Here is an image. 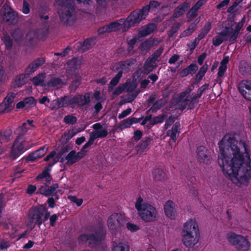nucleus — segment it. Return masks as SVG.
Returning <instances> with one entry per match:
<instances>
[{
	"instance_id": "1",
	"label": "nucleus",
	"mask_w": 251,
	"mask_h": 251,
	"mask_svg": "<svg viewBox=\"0 0 251 251\" xmlns=\"http://www.w3.org/2000/svg\"><path fill=\"white\" fill-rule=\"evenodd\" d=\"M218 146V164L223 173L232 181L247 185L251 178V160L246 143L231 133L222 138Z\"/></svg>"
},
{
	"instance_id": "2",
	"label": "nucleus",
	"mask_w": 251,
	"mask_h": 251,
	"mask_svg": "<svg viewBox=\"0 0 251 251\" xmlns=\"http://www.w3.org/2000/svg\"><path fill=\"white\" fill-rule=\"evenodd\" d=\"M182 242L187 248L193 247L199 241L200 231L198 225L194 219H190L183 226Z\"/></svg>"
},
{
	"instance_id": "3",
	"label": "nucleus",
	"mask_w": 251,
	"mask_h": 251,
	"mask_svg": "<svg viewBox=\"0 0 251 251\" xmlns=\"http://www.w3.org/2000/svg\"><path fill=\"white\" fill-rule=\"evenodd\" d=\"M92 233L80 234L77 238L79 244L88 242L90 247L96 248L100 247L105 239L106 232L102 225H98L91 230Z\"/></svg>"
},
{
	"instance_id": "4",
	"label": "nucleus",
	"mask_w": 251,
	"mask_h": 251,
	"mask_svg": "<svg viewBox=\"0 0 251 251\" xmlns=\"http://www.w3.org/2000/svg\"><path fill=\"white\" fill-rule=\"evenodd\" d=\"M139 216L146 223L154 222L157 216V210L155 207L144 201L141 197L137 200L135 205Z\"/></svg>"
},
{
	"instance_id": "5",
	"label": "nucleus",
	"mask_w": 251,
	"mask_h": 251,
	"mask_svg": "<svg viewBox=\"0 0 251 251\" xmlns=\"http://www.w3.org/2000/svg\"><path fill=\"white\" fill-rule=\"evenodd\" d=\"M201 95H178V98H173L169 104V109L175 108L176 109L184 110L186 106H188L190 109L194 107V100H198Z\"/></svg>"
},
{
	"instance_id": "6",
	"label": "nucleus",
	"mask_w": 251,
	"mask_h": 251,
	"mask_svg": "<svg viewBox=\"0 0 251 251\" xmlns=\"http://www.w3.org/2000/svg\"><path fill=\"white\" fill-rule=\"evenodd\" d=\"M56 2L60 6L58 13L61 21L64 24H69V20L75 11L74 0H56Z\"/></svg>"
},
{
	"instance_id": "7",
	"label": "nucleus",
	"mask_w": 251,
	"mask_h": 251,
	"mask_svg": "<svg viewBox=\"0 0 251 251\" xmlns=\"http://www.w3.org/2000/svg\"><path fill=\"white\" fill-rule=\"evenodd\" d=\"M226 239L237 251H249L250 249L251 243L247 237L234 232H229Z\"/></svg>"
},
{
	"instance_id": "8",
	"label": "nucleus",
	"mask_w": 251,
	"mask_h": 251,
	"mask_svg": "<svg viewBox=\"0 0 251 251\" xmlns=\"http://www.w3.org/2000/svg\"><path fill=\"white\" fill-rule=\"evenodd\" d=\"M26 123L24 122L22 124V135H19L17 137L11 148V153H10V157L12 160H15L25 151L27 150L25 147V140L22 136L26 132L27 128L26 127Z\"/></svg>"
},
{
	"instance_id": "9",
	"label": "nucleus",
	"mask_w": 251,
	"mask_h": 251,
	"mask_svg": "<svg viewBox=\"0 0 251 251\" xmlns=\"http://www.w3.org/2000/svg\"><path fill=\"white\" fill-rule=\"evenodd\" d=\"M47 211V207L44 204L33 207L29 215L27 226L33 229L36 225L39 227L43 223L42 217L45 212Z\"/></svg>"
},
{
	"instance_id": "10",
	"label": "nucleus",
	"mask_w": 251,
	"mask_h": 251,
	"mask_svg": "<svg viewBox=\"0 0 251 251\" xmlns=\"http://www.w3.org/2000/svg\"><path fill=\"white\" fill-rule=\"evenodd\" d=\"M147 16L142 8L141 9H137L131 12L123 23V30L126 31L131 26L137 25L145 19Z\"/></svg>"
},
{
	"instance_id": "11",
	"label": "nucleus",
	"mask_w": 251,
	"mask_h": 251,
	"mask_svg": "<svg viewBox=\"0 0 251 251\" xmlns=\"http://www.w3.org/2000/svg\"><path fill=\"white\" fill-rule=\"evenodd\" d=\"M90 95H75L72 98H70L68 95H64V103L65 107L70 106L72 108L75 107V105L80 107L86 106L88 107L90 103Z\"/></svg>"
},
{
	"instance_id": "12",
	"label": "nucleus",
	"mask_w": 251,
	"mask_h": 251,
	"mask_svg": "<svg viewBox=\"0 0 251 251\" xmlns=\"http://www.w3.org/2000/svg\"><path fill=\"white\" fill-rule=\"evenodd\" d=\"M245 22V18H243L241 21L238 22L235 27L234 30L232 27L226 26L224 30L219 33L220 36H229V42L231 43H234L236 39Z\"/></svg>"
},
{
	"instance_id": "13",
	"label": "nucleus",
	"mask_w": 251,
	"mask_h": 251,
	"mask_svg": "<svg viewBox=\"0 0 251 251\" xmlns=\"http://www.w3.org/2000/svg\"><path fill=\"white\" fill-rule=\"evenodd\" d=\"M125 216L120 213H113L108 219L107 225L112 232L117 231L125 222Z\"/></svg>"
},
{
	"instance_id": "14",
	"label": "nucleus",
	"mask_w": 251,
	"mask_h": 251,
	"mask_svg": "<svg viewBox=\"0 0 251 251\" xmlns=\"http://www.w3.org/2000/svg\"><path fill=\"white\" fill-rule=\"evenodd\" d=\"M42 180L44 181V185L38 188L37 194H40L46 197H53V196L56 195L57 193V189L59 188L58 184L53 183L50 185L52 181H50L49 183L44 181V179Z\"/></svg>"
},
{
	"instance_id": "15",
	"label": "nucleus",
	"mask_w": 251,
	"mask_h": 251,
	"mask_svg": "<svg viewBox=\"0 0 251 251\" xmlns=\"http://www.w3.org/2000/svg\"><path fill=\"white\" fill-rule=\"evenodd\" d=\"M1 10H3V20L9 24L15 25L18 22L17 13L6 3L4 4Z\"/></svg>"
},
{
	"instance_id": "16",
	"label": "nucleus",
	"mask_w": 251,
	"mask_h": 251,
	"mask_svg": "<svg viewBox=\"0 0 251 251\" xmlns=\"http://www.w3.org/2000/svg\"><path fill=\"white\" fill-rule=\"evenodd\" d=\"M136 61L135 59L129 58L124 61L119 62L113 66V70L115 72H121L122 75L123 73H128L130 71V67L135 64Z\"/></svg>"
},
{
	"instance_id": "17",
	"label": "nucleus",
	"mask_w": 251,
	"mask_h": 251,
	"mask_svg": "<svg viewBox=\"0 0 251 251\" xmlns=\"http://www.w3.org/2000/svg\"><path fill=\"white\" fill-rule=\"evenodd\" d=\"M155 96V95L151 96L148 100V106L152 105V106L151 107L149 111H151L153 113L156 112L158 110L160 109L162 106L165 105V104L168 102L169 95H162V98L154 102L155 100V98L154 97Z\"/></svg>"
},
{
	"instance_id": "18",
	"label": "nucleus",
	"mask_w": 251,
	"mask_h": 251,
	"mask_svg": "<svg viewBox=\"0 0 251 251\" xmlns=\"http://www.w3.org/2000/svg\"><path fill=\"white\" fill-rule=\"evenodd\" d=\"M57 162V160H52V162L49 163L48 166H45L42 172L40 173L35 177L36 181H41L42 179H44V181L50 183V181L53 180V178L50 174L51 171V168L54 164Z\"/></svg>"
},
{
	"instance_id": "19",
	"label": "nucleus",
	"mask_w": 251,
	"mask_h": 251,
	"mask_svg": "<svg viewBox=\"0 0 251 251\" xmlns=\"http://www.w3.org/2000/svg\"><path fill=\"white\" fill-rule=\"evenodd\" d=\"M197 154L200 163L208 164L210 162L211 156L205 147L200 146L197 149Z\"/></svg>"
},
{
	"instance_id": "20",
	"label": "nucleus",
	"mask_w": 251,
	"mask_h": 251,
	"mask_svg": "<svg viewBox=\"0 0 251 251\" xmlns=\"http://www.w3.org/2000/svg\"><path fill=\"white\" fill-rule=\"evenodd\" d=\"M164 213L166 217L171 220H175L176 207L175 203L171 200L167 201L164 205Z\"/></svg>"
},
{
	"instance_id": "21",
	"label": "nucleus",
	"mask_w": 251,
	"mask_h": 251,
	"mask_svg": "<svg viewBox=\"0 0 251 251\" xmlns=\"http://www.w3.org/2000/svg\"><path fill=\"white\" fill-rule=\"evenodd\" d=\"M16 95H6L2 102L0 104V111L2 113H8L14 107V100Z\"/></svg>"
},
{
	"instance_id": "22",
	"label": "nucleus",
	"mask_w": 251,
	"mask_h": 251,
	"mask_svg": "<svg viewBox=\"0 0 251 251\" xmlns=\"http://www.w3.org/2000/svg\"><path fill=\"white\" fill-rule=\"evenodd\" d=\"M45 63V59L43 57L37 58L31 62L26 68L25 74L28 76L35 72L37 69Z\"/></svg>"
},
{
	"instance_id": "23",
	"label": "nucleus",
	"mask_w": 251,
	"mask_h": 251,
	"mask_svg": "<svg viewBox=\"0 0 251 251\" xmlns=\"http://www.w3.org/2000/svg\"><path fill=\"white\" fill-rule=\"evenodd\" d=\"M47 153V149L45 146L40 147L36 151L28 154L25 158L26 162H34L44 156Z\"/></svg>"
},
{
	"instance_id": "24",
	"label": "nucleus",
	"mask_w": 251,
	"mask_h": 251,
	"mask_svg": "<svg viewBox=\"0 0 251 251\" xmlns=\"http://www.w3.org/2000/svg\"><path fill=\"white\" fill-rule=\"evenodd\" d=\"M136 88L135 85L130 81H126L123 84H120L112 94H121L124 92H132Z\"/></svg>"
},
{
	"instance_id": "25",
	"label": "nucleus",
	"mask_w": 251,
	"mask_h": 251,
	"mask_svg": "<svg viewBox=\"0 0 251 251\" xmlns=\"http://www.w3.org/2000/svg\"><path fill=\"white\" fill-rule=\"evenodd\" d=\"M36 104L34 98L32 97H27L24 99L16 104L17 109H27L33 107Z\"/></svg>"
},
{
	"instance_id": "26",
	"label": "nucleus",
	"mask_w": 251,
	"mask_h": 251,
	"mask_svg": "<svg viewBox=\"0 0 251 251\" xmlns=\"http://www.w3.org/2000/svg\"><path fill=\"white\" fill-rule=\"evenodd\" d=\"M240 73L247 77H251V63L245 60H242L240 62L239 68Z\"/></svg>"
},
{
	"instance_id": "27",
	"label": "nucleus",
	"mask_w": 251,
	"mask_h": 251,
	"mask_svg": "<svg viewBox=\"0 0 251 251\" xmlns=\"http://www.w3.org/2000/svg\"><path fill=\"white\" fill-rule=\"evenodd\" d=\"M180 123L179 122H176L173 126L171 129L167 130L166 135L167 136L170 137L175 142L180 132Z\"/></svg>"
},
{
	"instance_id": "28",
	"label": "nucleus",
	"mask_w": 251,
	"mask_h": 251,
	"mask_svg": "<svg viewBox=\"0 0 251 251\" xmlns=\"http://www.w3.org/2000/svg\"><path fill=\"white\" fill-rule=\"evenodd\" d=\"M163 48L160 47L153 53V54L149 57L146 61L145 65L148 67H151L153 66V64L156 61H158V58L161 55L163 52Z\"/></svg>"
},
{
	"instance_id": "29",
	"label": "nucleus",
	"mask_w": 251,
	"mask_h": 251,
	"mask_svg": "<svg viewBox=\"0 0 251 251\" xmlns=\"http://www.w3.org/2000/svg\"><path fill=\"white\" fill-rule=\"evenodd\" d=\"M190 3L187 1L179 4L174 9L173 17L176 18H179L182 16L184 12L189 8Z\"/></svg>"
},
{
	"instance_id": "30",
	"label": "nucleus",
	"mask_w": 251,
	"mask_h": 251,
	"mask_svg": "<svg viewBox=\"0 0 251 251\" xmlns=\"http://www.w3.org/2000/svg\"><path fill=\"white\" fill-rule=\"evenodd\" d=\"M198 66L196 63H192L186 68L183 69L179 73V75L181 77L187 76L189 75H193L198 71Z\"/></svg>"
},
{
	"instance_id": "31",
	"label": "nucleus",
	"mask_w": 251,
	"mask_h": 251,
	"mask_svg": "<svg viewBox=\"0 0 251 251\" xmlns=\"http://www.w3.org/2000/svg\"><path fill=\"white\" fill-rule=\"evenodd\" d=\"M151 141V138L149 137H145L142 139L135 147V150L137 153H143L148 146L150 145Z\"/></svg>"
},
{
	"instance_id": "32",
	"label": "nucleus",
	"mask_w": 251,
	"mask_h": 251,
	"mask_svg": "<svg viewBox=\"0 0 251 251\" xmlns=\"http://www.w3.org/2000/svg\"><path fill=\"white\" fill-rule=\"evenodd\" d=\"M153 176L155 181H163L168 178L166 173L159 168L154 170L153 172Z\"/></svg>"
},
{
	"instance_id": "33",
	"label": "nucleus",
	"mask_w": 251,
	"mask_h": 251,
	"mask_svg": "<svg viewBox=\"0 0 251 251\" xmlns=\"http://www.w3.org/2000/svg\"><path fill=\"white\" fill-rule=\"evenodd\" d=\"M64 82L58 77H54L47 82V85L49 88L58 89L63 86Z\"/></svg>"
},
{
	"instance_id": "34",
	"label": "nucleus",
	"mask_w": 251,
	"mask_h": 251,
	"mask_svg": "<svg viewBox=\"0 0 251 251\" xmlns=\"http://www.w3.org/2000/svg\"><path fill=\"white\" fill-rule=\"evenodd\" d=\"M25 75H26L25 74H21L16 76L12 81V87L17 88L23 85L26 81Z\"/></svg>"
},
{
	"instance_id": "35",
	"label": "nucleus",
	"mask_w": 251,
	"mask_h": 251,
	"mask_svg": "<svg viewBox=\"0 0 251 251\" xmlns=\"http://www.w3.org/2000/svg\"><path fill=\"white\" fill-rule=\"evenodd\" d=\"M64 107V98L61 97L52 100L50 103L49 106L51 110H56L57 109Z\"/></svg>"
},
{
	"instance_id": "36",
	"label": "nucleus",
	"mask_w": 251,
	"mask_h": 251,
	"mask_svg": "<svg viewBox=\"0 0 251 251\" xmlns=\"http://www.w3.org/2000/svg\"><path fill=\"white\" fill-rule=\"evenodd\" d=\"M122 77L121 72L118 73L116 75L111 79L108 85L107 92H111L114 87L118 84L120 79Z\"/></svg>"
},
{
	"instance_id": "37",
	"label": "nucleus",
	"mask_w": 251,
	"mask_h": 251,
	"mask_svg": "<svg viewBox=\"0 0 251 251\" xmlns=\"http://www.w3.org/2000/svg\"><path fill=\"white\" fill-rule=\"evenodd\" d=\"M156 28V26L154 24H149L145 29L141 30L139 34L141 37H145L153 33Z\"/></svg>"
},
{
	"instance_id": "38",
	"label": "nucleus",
	"mask_w": 251,
	"mask_h": 251,
	"mask_svg": "<svg viewBox=\"0 0 251 251\" xmlns=\"http://www.w3.org/2000/svg\"><path fill=\"white\" fill-rule=\"evenodd\" d=\"M45 73H40L32 78L31 81L36 86L46 85L44 80L46 77Z\"/></svg>"
},
{
	"instance_id": "39",
	"label": "nucleus",
	"mask_w": 251,
	"mask_h": 251,
	"mask_svg": "<svg viewBox=\"0 0 251 251\" xmlns=\"http://www.w3.org/2000/svg\"><path fill=\"white\" fill-rule=\"evenodd\" d=\"M123 22V19H120L118 21L111 22L109 24L106 25L108 29V33L115 31L120 29L122 27V24L121 22Z\"/></svg>"
},
{
	"instance_id": "40",
	"label": "nucleus",
	"mask_w": 251,
	"mask_h": 251,
	"mask_svg": "<svg viewBox=\"0 0 251 251\" xmlns=\"http://www.w3.org/2000/svg\"><path fill=\"white\" fill-rule=\"evenodd\" d=\"M91 39H86L82 43H79V45L77 46L76 50L79 51H86L90 48L91 45Z\"/></svg>"
},
{
	"instance_id": "41",
	"label": "nucleus",
	"mask_w": 251,
	"mask_h": 251,
	"mask_svg": "<svg viewBox=\"0 0 251 251\" xmlns=\"http://www.w3.org/2000/svg\"><path fill=\"white\" fill-rule=\"evenodd\" d=\"M113 251H129V246L127 243L121 242L114 245Z\"/></svg>"
},
{
	"instance_id": "42",
	"label": "nucleus",
	"mask_w": 251,
	"mask_h": 251,
	"mask_svg": "<svg viewBox=\"0 0 251 251\" xmlns=\"http://www.w3.org/2000/svg\"><path fill=\"white\" fill-rule=\"evenodd\" d=\"M75 154V151L72 150L66 156L65 159L67 161L66 164L67 166H70L77 162Z\"/></svg>"
},
{
	"instance_id": "43",
	"label": "nucleus",
	"mask_w": 251,
	"mask_h": 251,
	"mask_svg": "<svg viewBox=\"0 0 251 251\" xmlns=\"http://www.w3.org/2000/svg\"><path fill=\"white\" fill-rule=\"evenodd\" d=\"M160 5V3L158 1L154 0H151L149 4L146 5L142 7L143 11L147 14L148 15V13L150 11V10L151 8H156Z\"/></svg>"
},
{
	"instance_id": "44",
	"label": "nucleus",
	"mask_w": 251,
	"mask_h": 251,
	"mask_svg": "<svg viewBox=\"0 0 251 251\" xmlns=\"http://www.w3.org/2000/svg\"><path fill=\"white\" fill-rule=\"evenodd\" d=\"M11 136V133L9 130H4L0 132V143L7 142Z\"/></svg>"
},
{
	"instance_id": "45",
	"label": "nucleus",
	"mask_w": 251,
	"mask_h": 251,
	"mask_svg": "<svg viewBox=\"0 0 251 251\" xmlns=\"http://www.w3.org/2000/svg\"><path fill=\"white\" fill-rule=\"evenodd\" d=\"M81 82V78L80 77H76L75 80L73 81L72 83L69 86V89L71 93H74L79 87Z\"/></svg>"
},
{
	"instance_id": "46",
	"label": "nucleus",
	"mask_w": 251,
	"mask_h": 251,
	"mask_svg": "<svg viewBox=\"0 0 251 251\" xmlns=\"http://www.w3.org/2000/svg\"><path fill=\"white\" fill-rule=\"evenodd\" d=\"M198 16V11L191 7L186 14L187 21L191 22Z\"/></svg>"
},
{
	"instance_id": "47",
	"label": "nucleus",
	"mask_w": 251,
	"mask_h": 251,
	"mask_svg": "<svg viewBox=\"0 0 251 251\" xmlns=\"http://www.w3.org/2000/svg\"><path fill=\"white\" fill-rule=\"evenodd\" d=\"M2 40L3 41L6 49H11L13 45V42L9 35L7 33L4 34Z\"/></svg>"
},
{
	"instance_id": "48",
	"label": "nucleus",
	"mask_w": 251,
	"mask_h": 251,
	"mask_svg": "<svg viewBox=\"0 0 251 251\" xmlns=\"http://www.w3.org/2000/svg\"><path fill=\"white\" fill-rule=\"evenodd\" d=\"M196 30V28H194L193 26L191 27V25H190L186 29L181 33L179 38H182L191 35Z\"/></svg>"
},
{
	"instance_id": "49",
	"label": "nucleus",
	"mask_w": 251,
	"mask_h": 251,
	"mask_svg": "<svg viewBox=\"0 0 251 251\" xmlns=\"http://www.w3.org/2000/svg\"><path fill=\"white\" fill-rule=\"evenodd\" d=\"M180 27V24L179 23L176 22L174 24L169 31V36L170 37H173L177 32Z\"/></svg>"
},
{
	"instance_id": "50",
	"label": "nucleus",
	"mask_w": 251,
	"mask_h": 251,
	"mask_svg": "<svg viewBox=\"0 0 251 251\" xmlns=\"http://www.w3.org/2000/svg\"><path fill=\"white\" fill-rule=\"evenodd\" d=\"M221 36V37H216L215 38L213 39V44L214 46H219L222 44L224 41H226L228 39V37H229V36Z\"/></svg>"
},
{
	"instance_id": "51",
	"label": "nucleus",
	"mask_w": 251,
	"mask_h": 251,
	"mask_svg": "<svg viewBox=\"0 0 251 251\" xmlns=\"http://www.w3.org/2000/svg\"><path fill=\"white\" fill-rule=\"evenodd\" d=\"M166 118V116L164 115H161L158 116L154 117L152 118L151 120V125H155L158 123H162L163 122Z\"/></svg>"
},
{
	"instance_id": "52",
	"label": "nucleus",
	"mask_w": 251,
	"mask_h": 251,
	"mask_svg": "<svg viewBox=\"0 0 251 251\" xmlns=\"http://www.w3.org/2000/svg\"><path fill=\"white\" fill-rule=\"evenodd\" d=\"M76 121V118L71 115H68L64 118V122L67 124L74 125Z\"/></svg>"
},
{
	"instance_id": "53",
	"label": "nucleus",
	"mask_w": 251,
	"mask_h": 251,
	"mask_svg": "<svg viewBox=\"0 0 251 251\" xmlns=\"http://www.w3.org/2000/svg\"><path fill=\"white\" fill-rule=\"evenodd\" d=\"M152 44V43L151 41L146 40L141 44L140 49L142 51L149 50L151 47Z\"/></svg>"
},
{
	"instance_id": "54",
	"label": "nucleus",
	"mask_w": 251,
	"mask_h": 251,
	"mask_svg": "<svg viewBox=\"0 0 251 251\" xmlns=\"http://www.w3.org/2000/svg\"><path fill=\"white\" fill-rule=\"evenodd\" d=\"M69 199L73 202L75 203L76 206H80L83 203V200L82 199H78L75 196H69Z\"/></svg>"
},
{
	"instance_id": "55",
	"label": "nucleus",
	"mask_w": 251,
	"mask_h": 251,
	"mask_svg": "<svg viewBox=\"0 0 251 251\" xmlns=\"http://www.w3.org/2000/svg\"><path fill=\"white\" fill-rule=\"evenodd\" d=\"M129 97L127 99H124V95L121 97V100L120 102V105L125 104V103L131 102L135 99L138 95H129Z\"/></svg>"
},
{
	"instance_id": "56",
	"label": "nucleus",
	"mask_w": 251,
	"mask_h": 251,
	"mask_svg": "<svg viewBox=\"0 0 251 251\" xmlns=\"http://www.w3.org/2000/svg\"><path fill=\"white\" fill-rule=\"evenodd\" d=\"M10 246V243L8 240L4 239H0V250L4 251L7 250Z\"/></svg>"
},
{
	"instance_id": "57",
	"label": "nucleus",
	"mask_w": 251,
	"mask_h": 251,
	"mask_svg": "<svg viewBox=\"0 0 251 251\" xmlns=\"http://www.w3.org/2000/svg\"><path fill=\"white\" fill-rule=\"evenodd\" d=\"M131 125V124L129 119L127 118L126 120H123L121 122V123L119 125V128L121 129H123L129 127Z\"/></svg>"
},
{
	"instance_id": "58",
	"label": "nucleus",
	"mask_w": 251,
	"mask_h": 251,
	"mask_svg": "<svg viewBox=\"0 0 251 251\" xmlns=\"http://www.w3.org/2000/svg\"><path fill=\"white\" fill-rule=\"evenodd\" d=\"M22 11L25 14H27L30 11V5L25 0L23 1Z\"/></svg>"
},
{
	"instance_id": "59",
	"label": "nucleus",
	"mask_w": 251,
	"mask_h": 251,
	"mask_svg": "<svg viewBox=\"0 0 251 251\" xmlns=\"http://www.w3.org/2000/svg\"><path fill=\"white\" fill-rule=\"evenodd\" d=\"M109 78L107 76H103L101 78H97L95 80V82L100 85H105L108 82Z\"/></svg>"
},
{
	"instance_id": "60",
	"label": "nucleus",
	"mask_w": 251,
	"mask_h": 251,
	"mask_svg": "<svg viewBox=\"0 0 251 251\" xmlns=\"http://www.w3.org/2000/svg\"><path fill=\"white\" fill-rule=\"evenodd\" d=\"M12 37L16 40L20 39L23 36V33L19 28L15 29L12 33Z\"/></svg>"
},
{
	"instance_id": "61",
	"label": "nucleus",
	"mask_w": 251,
	"mask_h": 251,
	"mask_svg": "<svg viewBox=\"0 0 251 251\" xmlns=\"http://www.w3.org/2000/svg\"><path fill=\"white\" fill-rule=\"evenodd\" d=\"M136 42L137 39L136 38H133L127 42V50L129 52L133 50L134 47V45L136 44Z\"/></svg>"
},
{
	"instance_id": "62",
	"label": "nucleus",
	"mask_w": 251,
	"mask_h": 251,
	"mask_svg": "<svg viewBox=\"0 0 251 251\" xmlns=\"http://www.w3.org/2000/svg\"><path fill=\"white\" fill-rule=\"evenodd\" d=\"M206 1L207 0H199L192 7L198 11L200 8L204 5Z\"/></svg>"
},
{
	"instance_id": "63",
	"label": "nucleus",
	"mask_w": 251,
	"mask_h": 251,
	"mask_svg": "<svg viewBox=\"0 0 251 251\" xmlns=\"http://www.w3.org/2000/svg\"><path fill=\"white\" fill-rule=\"evenodd\" d=\"M126 228L131 232H135L139 229V227L137 225L128 223L126 224Z\"/></svg>"
},
{
	"instance_id": "64",
	"label": "nucleus",
	"mask_w": 251,
	"mask_h": 251,
	"mask_svg": "<svg viewBox=\"0 0 251 251\" xmlns=\"http://www.w3.org/2000/svg\"><path fill=\"white\" fill-rule=\"evenodd\" d=\"M226 69H227V67L220 65L219 67L218 72V74H217L218 77H223L225 73H226Z\"/></svg>"
}]
</instances>
